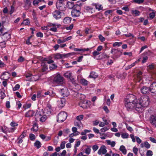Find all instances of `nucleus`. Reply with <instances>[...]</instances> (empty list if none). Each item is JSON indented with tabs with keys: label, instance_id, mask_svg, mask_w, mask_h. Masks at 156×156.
<instances>
[{
	"label": "nucleus",
	"instance_id": "f257e3e1",
	"mask_svg": "<svg viewBox=\"0 0 156 156\" xmlns=\"http://www.w3.org/2000/svg\"><path fill=\"white\" fill-rule=\"evenodd\" d=\"M150 102L149 98L147 96L141 97L137 100V102H136V110L138 112L140 111L142 107H147L149 105Z\"/></svg>",
	"mask_w": 156,
	"mask_h": 156
},
{
	"label": "nucleus",
	"instance_id": "f03ea898",
	"mask_svg": "<svg viewBox=\"0 0 156 156\" xmlns=\"http://www.w3.org/2000/svg\"><path fill=\"white\" fill-rule=\"evenodd\" d=\"M64 78L59 74H57L53 79V82L56 86L61 85L63 83Z\"/></svg>",
	"mask_w": 156,
	"mask_h": 156
},
{
	"label": "nucleus",
	"instance_id": "7ed1b4c3",
	"mask_svg": "<svg viewBox=\"0 0 156 156\" xmlns=\"http://www.w3.org/2000/svg\"><path fill=\"white\" fill-rule=\"evenodd\" d=\"M67 117V113L64 112H60L57 116V122H63Z\"/></svg>",
	"mask_w": 156,
	"mask_h": 156
},
{
	"label": "nucleus",
	"instance_id": "20e7f679",
	"mask_svg": "<svg viewBox=\"0 0 156 156\" xmlns=\"http://www.w3.org/2000/svg\"><path fill=\"white\" fill-rule=\"evenodd\" d=\"M76 8L73 9L71 11L72 16L73 17H78L80 14V8L79 5H76Z\"/></svg>",
	"mask_w": 156,
	"mask_h": 156
},
{
	"label": "nucleus",
	"instance_id": "39448f33",
	"mask_svg": "<svg viewBox=\"0 0 156 156\" xmlns=\"http://www.w3.org/2000/svg\"><path fill=\"white\" fill-rule=\"evenodd\" d=\"M125 106L127 110L128 111H131L134 109L136 110V107L135 106V104H134L133 103L130 101H127L125 100Z\"/></svg>",
	"mask_w": 156,
	"mask_h": 156
},
{
	"label": "nucleus",
	"instance_id": "423d86ee",
	"mask_svg": "<svg viewBox=\"0 0 156 156\" xmlns=\"http://www.w3.org/2000/svg\"><path fill=\"white\" fill-rule=\"evenodd\" d=\"M124 100L127 101L131 102L134 104H136V102H137V100L136 99V96L133 94L130 95L129 98H126Z\"/></svg>",
	"mask_w": 156,
	"mask_h": 156
},
{
	"label": "nucleus",
	"instance_id": "0eeeda50",
	"mask_svg": "<svg viewBox=\"0 0 156 156\" xmlns=\"http://www.w3.org/2000/svg\"><path fill=\"white\" fill-rule=\"evenodd\" d=\"M59 92L64 97H67L69 94L68 89L66 87H64L62 89H61Z\"/></svg>",
	"mask_w": 156,
	"mask_h": 156
},
{
	"label": "nucleus",
	"instance_id": "6e6552de",
	"mask_svg": "<svg viewBox=\"0 0 156 156\" xmlns=\"http://www.w3.org/2000/svg\"><path fill=\"white\" fill-rule=\"evenodd\" d=\"M72 74L70 71H67L64 74V76L67 78L69 79L73 83H74L75 80L74 79L72 76Z\"/></svg>",
	"mask_w": 156,
	"mask_h": 156
},
{
	"label": "nucleus",
	"instance_id": "1a4fd4ad",
	"mask_svg": "<svg viewBox=\"0 0 156 156\" xmlns=\"http://www.w3.org/2000/svg\"><path fill=\"white\" fill-rule=\"evenodd\" d=\"M52 14L56 20H58L61 18V12L59 11L55 10L52 12Z\"/></svg>",
	"mask_w": 156,
	"mask_h": 156
},
{
	"label": "nucleus",
	"instance_id": "9d476101",
	"mask_svg": "<svg viewBox=\"0 0 156 156\" xmlns=\"http://www.w3.org/2000/svg\"><path fill=\"white\" fill-rule=\"evenodd\" d=\"M81 75H79L77 76L78 81L83 86H87L88 83V82L86 79L83 78H80Z\"/></svg>",
	"mask_w": 156,
	"mask_h": 156
},
{
	"label": "nucleus",
	"instance_id": "9b49d317",
	"mask_svg": "<svg viewBox=\"0 0 156 156\" xmlns=\"http://www.w3.org/2000/svg\"><path fill=\"white\" fill-rule=\"evenodd\" d=\"M149 88L151 93L156 94V82L152 83L150 86Z\"/></svg>",
	"mask_w": 156,
	"mask_h": 156
},
{
	"label": "nucleus",
	"instance_id": "f8f14e48",
	"mask_svg": "<svg viewBox=\"0 0 156 156\" xmlns=\"http://www.w3.org/2000/svg\"><path fill=\"white\" fill-rule=\"evenodd\" d=\"M140 91L143 94H147L150 92V88L144 86L141 89Z\"/></svg>",
	"mask_w": 156,
	"mask_h": 156
},
{
	"label": "nucleus",
	"instance_id": "ddd939ff",
	"mask_svg": "<svg viewBox=\"0 0 156 156\" xmlns=\"http://www.w3.org/2000/svg\"><path fill=\"white\" fill-rule=\"evenodd\" d=\"M72 39V37L71 36L67 37L66 38H64L63 40L58 39L57 40V42L58 44H60L61 43H63L67 41L71 40Z\"/></svg>",
	"mask_w": 156,
	"mask_h": 156
},
{
	"label": "nucleus",
	"instance_id": "4468645a",
	"mask_svg": "<svg viewBox=\"0 0 156 156\" xmlns=\"http://www.w3.org/2000/svg\"><path fill=\"white\" fill-rule=\"evenodd\" d=\"M150 123L153 125H155L156 124V117L152 115L149 118Z\"/></svg>",
	"mask_w": 156,
	"mask_h": 156
},
{
	"label": "nucleus",
	"instance_id": "2eb2a0df",
	"mask_svg": "<svg viewBox=\"0 0 156 156\" xmlns=\"http://www.w3.org/2000/svg\"><path fill=\"white\" fill-rule=\"evenodd\" d=\"M43 111L42 110L41 111H37L35 114V119H37L38 118L41 117V116L43 115Z\"/></svg>",
	"mask_w": 156,
	"mask_h": 156
},
{
	"label": "nucleus",
	"instance_id": "dca6fc26",
	"mask_svg": "<svg viewBox=\"0 0 156 156\" xmlns=\"http://www.w3.org/2000/svg\"><path fill=\"white\" fill-rule=\"evenodd\" d=\"M150 10L152 12L149 13L148 18L149 20H151L155 17L156 16V12L151 9H150Z\"/></svg>",
	"mask_w": 156,
	"mask_h": 156
},
{
	"label": "nucleus",
	"instance_id": "f3484780",
	"mask_svg": "<svg viewBox=\"0 0 156 156\" xmlns=\"http://www.w3.org/2000/svg\"><path fill=\"white\" fill-rule=\"evenodd\" d=\"M142 73L141 71H139L137 75L136 80L139 82L141 83L142 82Z\"/></svg>",
	"mask_w": 156,
	"mask_h": 156
},
{
	"label": "nucleus",
	"instance_id": "a211bd4d",
	"mask_svg": "<svg viewBox=\"0 0 156 156\" xmlns=\"http://www.w3.org/2000/svg\"><path fill=\"white\" fill-rule=\"evenodd\" d=\"M72 19L71 17H65L63 20V23L65 24H67L70 23Z\"/></svg>",
	"mask_w": 156,
	"mask_h": 156
},
{
	"label": "nucleus",
	"instance_id": "6ab92c4d",
	"mask_svg": "<svg viewBox=\"0 0 156 156\" xmlns=\"http://www.w3.org/2000/svg\"><path fill=\"white\" fill-rule=\"evenodd\" d=\"M49 110V111H46L45 113L48 115H50L51 114L52 111L51 106V105H48L47 107L45 108V111H46V110Z\"/></svg>",
	"mask_w": 156,
	"mask_h": 156
},
{
	"label": "nucleus",
	"instance_id": "aec40b11",
	"mask_svg": "<svg viewBox=\"0 0 156 156\" xmlns=\"http://www.w3.org/2000/svg\"><path fill=\"white\" fill-rule=\"evenodd\" d=\"M76 5H74V3L73 2H69L67 3V7L70 9H73L74 7V8H76Z\"/></svg>",
	"mask_w": 156,
	"mask_h": 156
},
{
	"label": "nucleus",
	"instance_id": "412c9836",
	"mask_svg": "<svg viewBox=\"0 0 156 156\" xmlns=\"http://www.w3.org/2000/svg\"><path fill=\"white\" fill-rule=\"evenodd\" d=\"M119 51H120L119 50L118 48L117 49H115V48H112V49H111V53L112 54H114V56L115 58H117L119 57L118 56H117L116 55V54H117V53L118 52H119Z\"/></svg>",
	"mask_w": 156,
	"mask_h": 156
},
{
	"label": "nucleus",
	"instance_id": "4be33fe9",
	"mask_svg": "<svg viewBox=\"0 0 156 156\" xmlns=\"http://www.w3.org/2000/svg\"><path fill=\"white\" fill-rule=\"evenodd\" d=\"M65 56V55L64 54H61L58 53L55 55L54 56V58H55L57 59H61Z\"/></svg>",
	"mask_w": 156,
	"mask_h": 156
},
{
	"label": "nucleus",
	"instance_id": "5701e85b",
	"mask_svg": "<svg viewBox=\"0 0 156 156\" xmlns=\"http://www.w3.org/2000/svg\"><path fill=\"white\" fill-rule=\"evenodd\" d=\"M34 112L33 110H29L25 114V116L27 117H31L34 114Z\"/></svg>",
	"mask_w": 156,
	"mask_h": 156
},
{
	"label": "nucleus",
	"instance_id": "b1692460",
	"mask_svg": "<svg viewBox=\"0 0 156 156\" xmlns=\"http://www.w3.org/2000/svg\"><path fill=\"white\" fill-rule=\"evenodd\" d=\"M119 150L122 152L123 154L125 155L126 154L127 151L124 145L121 146L120 147Z\"/></svg>",
	"mask_w": 156,
	"mask_h": 156
},
{
	"label": "nucleus",
	"instance_id": "393cba45",
	"mask_svg": "<svg viewBox=\"0 0 156 156\" xmlns=\"http://www.w3.org/2000/svg\"><path fill=\"white\" fill-rule=\"evenodd\" d=\"M8 73L7 72H4L3 73L2 75L1 76V78L2 80H7L9 78V77L8 76H6L7 75V74H8Z\"/></svg>",
	"mask_w": 156,
	"mask_h": 156
},
{
	"label": "nucleus",
	"instance_id": "a878e982",
	"mask_svg": "<svg viewBox=\"0 0 156 156\" xmlns=\"http://www.w3.org/2000/svg\"><path fill=\"white\" fill-rule=\"evenodd\" d=\"M3 37L5 40H7L10 38V34L7 33H5L2 34Z\"/></svg>",
	"mask_w": 156,
	"mask_h": 156
},
{
	"label": "nucleus",
	"instance_id": "bb28decb",
	"mask_svg": "<svg viewBox=\"0 0 156 156\" xmlns=\"http://www.w3.org/2000/svg\"><path fill=\"white\" fill-rule=\"evenodd\" d=\"M34 145L37 148V149H38L41 147V144L39 141L36 140L34 143Z\"/></svg>",
	"mask_w": 156,
	"mask_h": 156
},
{
	"label": "nucleus",
	"instance_id": "cd10ccee",
	"mask_svg": "<svg viewBox=\"0 0 156 156\" xmlns=\"http://www.w3.org/2000/svg\"><path fill=\"white\" fill-rule=\"evenodd\" d=\"M106 142L108 145H110L112 147H114L115 145V142L114 141H112L110 140H107Z\"/></svg>",
	"mask_w": 156,
	"mask_h": 156
},
{
	"label": "nucleus",
	"instance_id": "c85d7f7f",
	"mask_svg": "<svg viewBox=\"0 0 156 156\" xmlns=\"http://www.w3.org/2000/svg\"><path fill=\"white\" fill-rule=\"evenodd\" d=\"M38 130V126L36 123L33 124V127L31 129V130L33 131L34 132H36Z\"/></svg>",
	"mask_w": 156,
	"mask_h": 156
},
{
	"label": "nucleus",
	"instance_id": "c756f323",
	"mask_svg": "<svg viewBox=\"0 0 156 156\" xmlns=\"http://www.w3.org/2000/svg\"><path fill=\"white\" fill-rule=\"evenodd\" d=\"M56 8L58 9L62 10V8L64 7L63 4H60L58 3H56Z\"/></svg>",
	"mask_w": 156,
	"mask_h": 156
},
{
	"label": "nucleus",
	"instance_id": "7c9ffc66",
	"mask_svg": "<svg viewBox=\"0 0 156 156\" xmlns=\"http://www.w3.org/2000/svg\"><path fill=\"white\" fill-rule=\"evenodd\" d=\"M60 104H59L60 107H63L65 105L66 102V99L64 98H61L60 101Z\"/></svg>",
	"mask_w": 156,
	"mask_h": 156
},
{
	"label": "nucleus",
	"instance_id": "2f4dec72",
	"mask_svg": "<svg viewBox=\"0 0 156 156\" xmlns=\"http://www.w3.org/2000/svg\"><path fill=\"white\" fill-rule=\"evenodd\" d=\"M98 75L97 74L94 72H91L89 75V77L90 78L95 79L97 78Z\"/></svg>",
	"mask_w": 156,
	"mask_h": 156
},
{
	"label": "nucleus",
	"instance_id": "473e14b6",
	"mask_svg": "<svg viewBox=\"0 0 156 156\" xmlns=\"http://www.w3.org/2000/svg\"><path fill=\"white\" fill-rule=\"evenodd\" d=\"M30 24V22L29 19L28 18H27L23 20V22L21 23V25H23L26 26L29 25Z\"/></svg>",
	"mask_w": 156,
	"mask_h": 156
},
{
	"label": "nucleus",
	"instance_id": "72a5a7b5",
	"mask_svg": "<svg viewBox=\"0 0 156 156\" xmlns=\"http://www.w3.org/2000/svg\"><path fill=\"white\" fill-rule=\"evenodd\" d=\"M74 125L76 126H77L79 128H80L82 126V124L81 121L75 122H74Z\"/></svg>",
	"mask_w": 156,
	"mask_h": 156
},
{
	"label": "nucleus",
	"instance_id": "f704fd0d",
	"mask_svg": "<svg viewBox=\"0 0 156 156\" xmlns=\"http://www.w3.org/2000/svg\"><path fill=\"white\" fill-rule=\"evenodd\" d=\"M140 61V58L139 59L135 62L132 64L131 65L129 66L128 67V69H130L132 67L134 66L136 64L138 63Z\"/></svg>",
	"mask_w": 156,
	"mask_h": 156
},
{
	"label": "nucleus",
	"instance_id": "c9c22d12",
	"mask_svg": "<svg viewBox=\"0 0 156 156\" xmlns=\"http://www.w3.org/2000/svg\"><path fill=\"white\" fill-rule=\"evenodd\" d=\"M131 13L132 14H134L136 16H138L140 15V12L137 10H134L132 11Z\"/></svg>",
	"mask_w": 156,
	"mask_h": 156
},
{
	"label": "nucleus",
	"instance_id": "e433bc0d",
	"mask_svg": "<svg viewBox=\"0 0 156 156\" xmlns=\"http://www.w3.org/2000/svg\"><path fill=\"white\" fill-rule=\"evenodd\" d=\"M47 117L46 115H43L39 118L40 120L42 122H44L47 119Z\"/></svg>",
	"mask_w": 156,
	"mask_h": 156
},
{
	"label": "nucleus",
	"instance_id": "4c0bfd02",
	"mask_svg": "<svg viewBox=\"0 0 156 156\" xmlns=\"http://www.w3.org/2000/svg\"><path fill=\"white\" fill-rule=\"evenodd\" d=\"M84 9L86 10L87 11L92 13L93 12H91V10L93 9V8L88 6H85L84 7Z\"/></svg>",
	"mask_w": 156,
	"mask_h": 156
},
{
	"label": "nucleus",
	"instance_id": "58836bf2",
	"mask_svg": "<svg viewBox=\"0 0 156 156\" xmlns=\"http://www.w3.org/2000/svg\"><path fill=\"white\" fill-rule=\"evenodd\" d=\"M0 95L1 99H3L6 96L4 91L1 90H0Z\"/></svg>",
	"mask_w": 156,
	"mask_h": 156
},
{
	"label": "nucleus",
	"instance_id": "ea45409f",
	"mask_svg": "<svg viewBox=\"0 0 156 156\" xmlns=\"http://www.w3.org/2000/svg\"><path fill=\"white\" fill-rule=\"evenodd\" d=\"M95 8L96 9H98L99 10L103 9V7L101 5L99 4H95Z\"/></svg>",
	"mask_w": 156,
	"mask_h": 156
},
{
	"label": "nucleus",
	"instance_id": "a19ab883",
	"mask_svg": "<svg viewBox=\"0 0 156 156\" xmlns=\"http://www.w3.org/2000/svg\"><path fill=\"white\" fill-rule=\"evenodd\" d=\"M61 25L59 24H58L56 23H51L49 24L48 25V26L49 27H58L60 26Z\"/></svg>",
	"mask_w": 156,
	"mask_h": 156
},
{
	"label": "nucleus",
	"instance_id": "79ce46f5",
	"mask_svg": "<svg viewBox=\"0 0 156 156\" xmlns=\"http://www.w3.org/2000/svg\"><path fill=\"white\" fill-rule=\"evenodd\" d=\"M91 151V149L90 147H88L85 150V153L87 154H89Z\"/></svg>",
	"mask_w": 156,
	"mask_h": 156
},
{
	"label": "nucleus",
	"instance_id": "37998d69",
	"mask_svg": "<svg viewBox=\"0 0 156 156\" xmlns=\"http://www.w3.org/2000/svg\"><path fill=\"white\" fill-rule=\"evenodd\" d=\"M77 129L76 127H73L72 129V131L73 133H74L76 134H77L78 135H79L80 134V132L77 131Z\"/></svg>",
	"mask_w": 156,
	"mask_h": 156
},
{
	"label": "nucleus",
	"instance_id": "c03bdc74",
	"mask_svg": "<svg viewBox=\"0 0 156 156\" xmlns=\"http://www.w3.org/2000/svg\"><path fill=\"white\" fill-rule=\"evenodd\" d=\"M27 131H24L23 132L22 134L20 135L19 137L20 138L23 139L24 138L26 135Z\"/></svg>",
	"mask_w": 156,
	"mask_h": 156
},
{
	"label": "nucleus",
	"instance_id": "a18cd8bd",
	"mask_svg": "<svg viewBox=\"0 0 156 156\" xmlns=\"http://www.w3.org/2000/svg\"><path fill=\"white\" fill-rule=\"evenodd\" d=\"M41 1V0H34L33 2V5L36 6Z\"/></svg>",
	"mask_w": 156,
	"mask_h": 156
},
{
	"label": "nucleus",
	"instance_id": "49530a36",
	"mask_svg": "<svg viewBox=\"0 0 156 156\" xmlns=\"http://www.w3.org/2000/svg\"><path fill=\"white\" fill-rule=\"evenodd\" d=\"M57 67V66L54 64H51L49 66V69L51 70L53 69H54L56 68Z\"/></svg>",
	"mask_w": 156,
	"mask_h": 156
},
{
	"label": "nucleus",
	"instance_id": "de8ad7c7",
	"mask_svg": "<svg viewBox=\"0 0 156 156\" xmlns=\"http://www.w3.org/2000/svg\"><path fill=\"white\" fill-rule=\"evenodd\" d=\"M133 2L136 3H137L138 4H140L141 3H143L144 2V0H133Z\"/></svg>",
	"mask_w": 156,
	"mask_h": 156
},
{
	"label": "nucleus",
	"instance_id": "09e8293b",
	"mask_svg": "<svg viewBox=\"0 0 156 156\" xmlns=\"http://www.w3.org/2000/svg\"><path fill=\"white\" fill-rule=\"evenodd\" d=\"M25 60V58L22 56H20L19 57L17 60V61L19 62H23Z\"/></svg>",
	"mask_w": 156,
	"mask_h": 156
},
{
	"label": "nucleus",
	"instance_id": "8fccbe9b",
	"mask_svg": "<svg viewBox=\"0 0 156 156\" xmlns=\"http://www.w3.org/2000/svg\"><path fill=\"white\" fill-rule=\"evenodd\" d=\"M98 37L101 42H103L105 40V38L101 34H99L98 35Z\"/></svg>",
	"mask_w": 156,
	"mask_h": 156
},
{
	"label": "nucleus",
	"instance_id": "3c124183",
	"mask_svg": "<svg viewBox=\"0 0 156 156\" xmlns=\"http://www.w3.org/2000/svg\"><path fill=\"white\" fill-rule=\"evenodd\" d=\"M128 136L129 135L127 133H122L121 134V137L123 139L127 138Z\"/></svg>",
	"mask_w": 156,
	"mask_h": 156
},
{
	"label": "nucleus",
	"instance_id": "603ef678",
	"mask_svg": "<svg viewBox=\"0 0 156 156\" xmlns=\"http://www.w3.org/2000/svg\"><path fill=\"white\" fill-rule=\"evenodd\" d=\"M122 44V42H115L113 44V46L114 47L118 46L119 47L121 46Z\"/></svg>",
	"mask_w": 156,
	"mask_h": 156
},
{
	"label": "nucleus",
	"instance_id": "864d4df0",
	"mask_svg": "<svg viewBox=\"0 0 156 156\" xmlns=\"http://www.w3.org/2000/svg\"><path fill=\"white\" fill-rule=\"evenodd\" d=\"M144 147L147 148V149H149L151 145L150 144H149V143L145 141L144 142Z\"/></svg>",
	"mask_w": 156,
	"mask_h": 156
},
{
	"label": "nucleus",
	"instance_id": "5fc2aeb1",
	"mask_svg": "<svg viewBox=\"0 0 156 156\" xmlns=\"http://www.w3.org/2000/svg\"><path fill=\"white\" fill-rule=\"evenodd\" d=\"M83 115H79L76 117V119L77 120L79 121H81L83 119Z\"/></svg>",
	"mask_w": 156,
	"mask_h": 156
},
{
	"label": "nucleus",
	"instance_id": "6e6d98bb",
	"mask_svg": "<svg viewBox=\"0 0 156 156\" xmlns=\"http://www.w3.org/2000/svg\"><path fill=\"white\" fill-rule=\"evenodd\" d=\"M29 136L30 140H34L35 139V136L34 134H30Z\"/></svg>",
	"mask_w": 156,
	"mask_h": 156
},
{
	"label": "nucleus",
	"instance_id": "4d7b16f0",
	"mask_svg": "<svg viewBox=\"0 0 156 156\" xmlns=\"http://www.w3.org/2000/svg\"><path fill=\"white\" fill-rule=\"evenodd\" d=\"M146 155L147 156H152L153 155L152 151L151 150L147 151L146 153Z\"/></svg>",
	"mask_w": 156,
	"mask_h": 156
},
{
	"label": "nucleus",
	"instance_id": "13d9d810",
	"mask_svg": "<svg viewBox=\"0 0 156 156\" xmlns=\"http://www.w3.org/2000/svg\"><path fill=\"white\" fill-rule=\"evenodd\" d=\"M20 88V85L18 84H16L15 87L13 88V91H16L19 89Z\"/></svg>",
	"mask_w": 156,
	"mask_h": 156
},
{
	"label": "nucleus",
	"instance_id": "bf43d9fd",
	"mask_svg": "<svg viewBox=\"0 0 156 156\" xmlns=\"http://www.w3.org/2000/svg\"><path fill=\"white\" fill-rule=\"evenodd\" d=\"M5 41L0 42V47L1 48H5Z\"/></svg>",
	"mask_w": 156,
	"mask_h": 156
},
{
	"label": "nucleus",
	"instance_id": "052dcab7",
	"mask_svg": "<svg viewBox=\"0 0 156 156\" xmlns=\"http://www.w3.org/2000/svg\"><path fill=\"white\" fill-rule=\"evenodd\" d=\"M48 69L47 66L45 65L43 66L42 67L41 70L42 72L46 71Z\"/></svg>",
	"mask_w": 156,
	"mask_h": 156
},
{
	"label": "nucleus",
	"instance_id": "680f3d73",
	"mask_svg": "<svg viewBox=\"0 0 156 156\" xmlns=\"http://www.w3.org/2000/svg\"><path fill=\"white\" fill-rule=\"evenodd\" d=\"M125 125L126 126V128L130 132H131L133 131V129L131 127L129 126L127 123H125Z\"/></svg>",
	"mask_w": 156,
	"mask_h": 156
},
{
	"label": "nucleus",
	"instance_id": "e2e57ef3",
	"mask_svg": "<svg viewBox=\"0 0 156 156\" xmlns=\"http://www.w3.org/2000/svg\"><path fill=\"white\" fill-rule=\"evenodd\" d=\"M92 54L94 56H96L97 55H99L100 54V53L98 51L96 50L92 52Z\"/></svg>",
	"mask_w": 156,
	"mask_h": 156
},
{
	"label": "nucleus",
	"instance_id": "0e129e2a",
	"mask_svg": "<svg viewBox=\"0 0 156 156\" xmlns=\"http://www.w3.org/2000/svg\"><path fill=\"white\" fill-rule=\"evenodd\" d=\"M108 129L109 128H108L106 127H105L102 128L101 129V131L102 132H105L108 130Z\"/></svg>",
	"mask_w": 156,
	"mask_h": 156
},
{
	"label": "nucleus",
	"instance_id": "69168bd1",
	"mask_svg": "<svg viewBox=\"0 0 156 156\" xmlns=\"http://www.w3.org/2000/svg\"><path fill=\"white\" fill-rule=\"evenodd\" d=\"M65 144L66 142L65 141H63L61 143L60 146L62 149H63L65 147Z\"/></svg>",
	"mask_w": 156,
	"mask_h": 156
},
{
	"label": "nucleus",
	"instance_id": "338daca9",
	"mask_svg": "<svg viewBox=\"0 0 156 156\" xmlns=\"http://www.w3.org/2000/svg\"><path fill=\"white\" fill-rule=\"evenodd\" d=\"M11 126L12 127H15L18 126V124L15 122H12L10 124Z\"/></svg>",
	"mask_w": 156,
	"mask_h": 156
},
{
	"label": "nucleus",
	"instance_id": "774afa93",
	"mask_svg": "<svg viewBox=\"0 0 156 156\" xmlns=\"http://www.w3.org/2000/svg\"><path fill=\"white\" fill-rule=\"evenodd\" d=\"M66 150H64L61 153L60 155L58 154V156H66Z\"/></svg>",
	"mask_w": 156,
	"mask_h": 156
}]
</instances>
